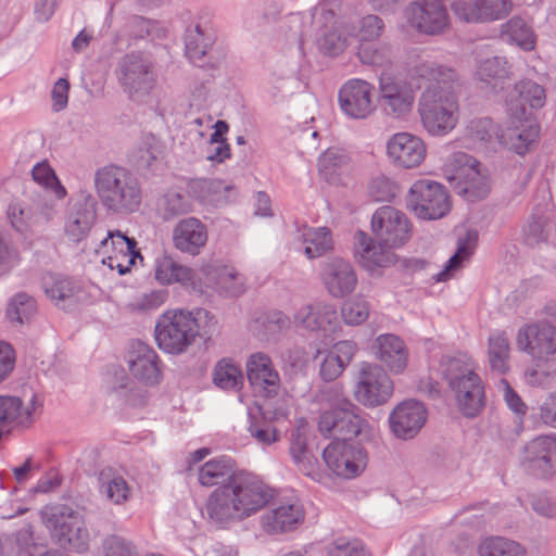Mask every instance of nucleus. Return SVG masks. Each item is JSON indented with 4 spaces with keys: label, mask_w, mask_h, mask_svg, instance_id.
Segmentation results:
<instances>
[{
    "label": "nucleus",
    "mask_w": 556,
    "mask_h": 556,
    "mask_svg": "<svg viewBox=\"0 0 556 556\" xmlns=\"http://www.w3.org/2000/svg\"><path fill=\"white\" fill-rule=\"evenodd\" d=\"M441 366L458 409L467 417L477 416L484 406V387L473 359L467 353H457L444 357Z\"/></svg>",
    "instance_id": "4"
},
{
    "label": "nucleus",
    "mask_w": 556,
    "mask_h": 556,
    "mask_svg": "<svg viewBox=\"0 0 556 556\" xmlns=\"http://www.w3.org/2000/svg\"><path fill=\"white\" fill-rule=\"evenodd\" d=\"M213 382L225 391H238L243 384L241 368L231 359L219 361L213 371Z\"/></svg>",
    "instance_id": "43"
},
{
    "label": "nucleus",
    "mask_w": 556,
    "mask_h": 556,
    "mask_svg": "<svg viewBox=\"0 0 556 556\" xmlns=\"http://www.w3.org/2000/svg\"><path fill=\"white\" fill-rule=\"evenodd\" d=\"M510 345L503 331H496L488 340V361L493 371L505 374L509 370Z\"/></svg>",
    "instance_id": "40"
},
{
    "label": "nucleus",
    "mask_w": 556,
    "mask_h": 556,
    "mask_svg": "<svg viewBox=\"0 0 556 556\" xmlns=\"http://www.w3.org/2000/svg\"><path fill=\"white\" fill-rule=\"evenodd\" d=\"M371 230L380 243L394 249L403 247L410 239L413 224L402 211L384 205L372 214Z\"/></svg>",
    "instance_id": "13"
},
{
    "label": "nucleus",
    "mask_w": 556,
    "mask_h": 556,
    "mask_svg": "<svg viewBox=\"0 0 556 556\" xmlns=\"http://www.w3.org/2000/svg\"><path fill=\"white\" fill-rule=\"evenodd\" d=\"M15 351L10 343L0 341V382L5 380L15 366Z\"/></svg>",
    "instance_id": "61"
},
{
    "label": "nucleus",
    "mask_w": 556,
    "mask_h": 556,
    "mask_svg": "<svg viewBox=\"0 0 556 556\" xmlns=\"http://www.w3.org/2000/svg\"><path fill=\"white\" fill-rule=\"evenodd\" d=\"M247 376L251 386L265 401L278 399L280 377L267 354L258 352L250 356L247 362Z\"/></svg>",
    "instance_id": "23"
},
{
    "label": "nucleus",
    "mask_w": 556,
    "mask_h": 556,
    "mask_svg": "<svg viewBox=\"0 0 556 556\" xmlns=\"http://www.w3.org/2000/svg\"><path fill=\"white\" fill-rule=\"evenodd\" d=\"M36 403L35 394L26 407L17 396L0 395V433L2 434L3 430L14 422L22 426L31 424Z\"/></svg>",
    "instance_id": "31"
},
{
    "label": "nucleus",
    "mask_w": 556,
    "mask_h": 556,
    "mask_svg": "<svg viewBox=\"0 0 556 556\" xmlns=\"http://www.w3.org/2000/svg\"><path fill=\"white\" fill-rule=\"evenodd\" d=\"M504 400L507 406L517 415L523 416L527 413V405L522 399L515 392L506 379H501Z\"/></svg>",
    "instance_id": "62"
},
{
    "label": "nucleus",
    "mask_w": 556,
    "mask_h": 556,
    "mask_svg": "<svg viewBox=\"0 0 556 556\" xmlns=\"http://www.w3.org/2000/svg\"><path fill=\"white\" fill-rule=\"evenodd\" d=\"M357 55L364 64L384 66L390 61V49L386 47L379 49L374 41L361 42Z\"/></svg>",
    "instance_id": "53"
},
{
    "label": "nucleus",
    "mask_w": 556,
    "mask_h": 556,
    "mask_svg": "<svg viewBox=\"0 0 556 556\" xmlns=\"http://www.w3.org/2000/svg\"><path fill=\"white\" fill-rule=\"evenodd\" d=\"M407 207L424 220L444 217L451 211L452 204L445 187L431 179L416 180L407 194Z\"/></svg>",
    "instance_id": "11"
},
{
    "label": "nucleus",
    "mask_w": 556,
    "mask_h": 556,
    "mask_svg": "<svg viewBox=\"0 0 556 556\" xmlns=\"http://www.w3.org/2000/svg\"><path fill=\"white\" fill-rule=\"evenodd\" d=\"M68 90L70 83L65 78H59L54 84L51 97L53 101V110L55 112H60L66 108L68 102Z\"/></svg>",
    "instance_id": "64"
},
{
    "label": "nucleus",
    "mask_w": 556,
    "mask_h": 556,
    "mask_svg": "<svg viewBox=\"0 0 556 556\" xmlns=\"http://www.w3.org/2000/svg\"><path fill=\"white\" fill-rule=\"evenodd\" d=\"M220 188L222 182L211 178H192L187 182L188 194L199 202L208 201Z\"/></svg>",
    "instance_id": "49"
},
{
    "label": "nucleus",
    "mask_w": 556,
    "mask_h": 556,
    "mask_svg": "<svg viewBox=\"0 0 556 556\" xmlns=\"http://www.w3.org/2000/svg\"><path fill=\"white\" fill-rule=\"evenodd\" d=\"M516 344L535 362H553L556 359V327L533 323L518 330Z\"/></svg>",
    "instance_id": "16"
},
{
    "label": "nucleus",
    "mask_w": 556,
    "mask_h": 556,
    "mask_svg": "<svg viewBox=\"0 0 556 556\" xmlns=\"http://www.w3.org/2000/svg\"><path fill=\"white\" fill-rule=\"evenodd\" d=\"M97 219V200L88 192H81L75 201L66 223V233L75 242L85 238Z\"/></svg>",
    "instance_id": "28"
},
{
    "label": "nucleus",
    "mask_w": 556,
    "mask_h": 556,
    "mask_svg": "<svg viewBox=\"0 0 556 556\" xmlns=\"http://www.w3.org/2000/svg\"><path fill=\"white\" fill-rule=\"evenodd\" d=\"M393 390V381L383 368L367 365L359 374L354 395L361 404L376 407L387 403L391 399Z\"/></svg>",
    "instance_id": "18"
},
{
    "label": "nucleus",
    "mask_w": 556,
    "mask_h": 556,
    "mask_svg": "<svg viewBox=\"0 0 556 556\" xmlns=\"http://www.w3.org/2000/svg\"><path fill=\"white\" fill-rule=\"evenodd\" d=\"M502 37L526 51L534 49L535 46L532 27L520 17H513L503 25Z\"/></svg>",
    "instance_id": "42"
},
{
    "label": "nucleus",
    "mask_w": 556,
    "mask_h": 556,
    "mask_svg": "<svg viewBox=\"0 0 556 556\" xmlns=\"http://www.w3.org/2000/svg\"><path fill=\"white\" fill-rule=\"evenodd\" d=\"M321 280L333 298L348 294V262L338 256L328 257L321 266Z\"/></svg>",
    "instance_id": "35"
},
{
    "label": "nucleus",
    "mask_w": 556,
    "mask_h": 556,
    "mask_svg": "<svg viewBox=\"0 0 556 556\" xmlns=\"http://www.w3.org/2000/svg\"><path fill=\"white\" fill-rule=\"evenodd\" d=\"M42 518L61 547L77 553L88 549V530L74 508L65 504L48 506L42 510Z\"/></svg>",
    "instance_id": "8"
},
{
    "label": "nucleus",
    "mask_w": 556,
    "mask_h": 556,
    "mask_svg": "<svg viewBox=\"0 0 556 556\" xmlns=\"http://www.w3.org/2000/svg\"><path fill=\"white\" fill-rule=\"evenodd\" d=\"M210 313L204 308L189 311H168L155 325V341L165 353L178 355L184 353L195 340L200 331V320Z\"/></svg>",
    "instance_id": "5"
},
{
    "label": "nucleus",
    "mask_w": 556,
    "mask_h": 556,
    "mask_svg": "<svg viewBox=\"0 0 556 556\" xmlns=\"http://www.w3.org/2000/svg\"><path fill=\"white\" fill-rule=\"evenodd\" d=\"M318 170L328 184L343 186L348 175V156L339 150L330 148L319 157Z\"/></svg>",
    "instance_id": "36"
},
{
    "label": "nucleus",
    "mask_w": 556,
    "mask_h": 556,
    "mask_svg": "<svg viewBox=\"0 0 556 556\" xmlns=\"http://www.w3.org/2000/svg\"><path fill=\"white\" fill-rule=\"evenodd\" d=\"M479 556H526L527 552L518 542L504 536H486L477 547Z\"/></svg>",
    "instance_id": "41"
},
{
    "label": "nucleus",
    "mask_w": 556,
    "mask_h": 556,
    "mask_svg": "<svg viewBox=\"0 0 556 556\" xmlns=\"http://www.w3.org/2000/svg\"><path fill=\"white\" fill-rule=\"evenodd\" d=\"M109 244H111L113 253L117 255L121 254V256L140 254V252L136 250V239L127 237L119 230L109 231L106 237L101 240L100 248H106Z\"/></svg>",
    "instance_id": "50"
},
{
    "label": "nucleus",
    "mask_w": 556,
    "mask_h": 556,
    "mask_svg": "<svg viewBox=\"0 0 556 556\" xmlns=\"http://www.w3.org/2000/svg\"><path fill=\"white\" fill-rule=\"evenodd\" d=\"M299 239L304 245L305 256L309 260L320 257L332 249L331 231L327 227H307Z\"/></svg>",
    "instance_id": "39"
},
{
    "label": "nucleus",
    "mask_w": 556,
    "mask_h": 556,
    "mask_svg": "<svg viewBox=\"0 0 556 556\" xmlns=\"http://www.w3.org/2000/svg\"><path fill=\"white\" fill-rule=\"evenodd\" d=\"M159 205L164 220L188 214L193 208L189 197L175 189L167 190L161 198Z\"/></svg>",
    "instance_id": "45"
},
{
    "label": "nucleus",
    "mask_w": 556,
    "mask_h": 556,
    "mask_svg": "<svg viewBox=\"0 0 556 556\" xmlns=\"http://www.w3.org/2000/svg\"><path fill=\"white\" fill-rule=\"evenodd\" d=\"M376 435V427L359 408L350 404V440H357L356 445H350V478L359 476L367 467L368 454L365 443Z\"/></svg>",
    "instance_id": "20"
},
{
    "label": "nucleus",
    "mask_w": 556,
    "mask_h": 556,
    "mask_svg": "<svg viewBox=\"0 0 556 556\" xmlns=\"http://www.w3.org/2000/svg\"><path fill=\"white\" fill-rule=\"evenodd\" d=\"M162 154V147L155 136L149 134L128 155L129 163L138 170L152 169Z\"/></svg>",
    "instance_id": "38"
},
{
    "label": "nucleus",
    "mask_w": 556,
    "mask_h": 556,
    "mask_svg": "<svg viewBox=\"0 0 556 556\" xmlns=\"http://www.w3.org/2000/svg\"><path fill=\"white\" fill-rule=\"evenodd\" d=\"M511 101L514 106H517L518 114H521L522 109L527 112V106L538 110L543 108L546 102V91L544 87L538 83L530 79H523L515 85L506 99L508 112Z\"/></svg>",
    "instance_id": "33"
},
{
    "label": "nucleus",
    "mask_w": 556,
    "mask_h": 556,
    "mask_svg": "<svg viewBox=\"0 0 556 556\" xmlns=\"http://www.w3.org/2000/svg\"><path fill=\"white\" fill-rule=\"evenodd\" d=\"M510 0H453L454 14L466 23H485L504 18L511 11Z\"/></svg>",
    "instance_id": "22"
},
{
    "label": "nucleus",
    "mask_w": 556,
    "mask_h": 556,
    "mask_svg": "<svg viewBox=\"0 0 556 556\" xmlns=\"http://www.w3.org/2000/svg\"><path fill=\"white\" fill-rule=\"evenodd\" d=\"M290 455L298 469L306 476H312L315 471V462L307 448L306 435L300 428L291 433Z\"/></svg>",
    "instance_id": "44"
},
{
    "label": "nucleus",
    "mask_w": 556,
    "mask_h": 556,
    "mask_svg": "<svg viewBox=\"0 0 556 556\" xmlns=\"http://www.w3.org/2000/svg\"><path fill=\"white\" fill-rule=\"evenodd\" d=\"M128 366L132 376L148 386L160 382L161 369L156 352L142 341L132 343L128 354Z\"/></svg>",
    "instance_id": "25"
},
{
    "label": "nucleus",
    "mask_w": 556,
    "mask_h": 556,
    "mask_svg": "<svg viewBox=\"0 0 556 556\" xmlns=\"http://www.w3.org/2000/svg\"><path fill=\"white\" fill-rule=\"evenodd\" d=\"M334 1L324 2L311 13L309 26L301 31L300 49L313 38L320 52L334 56L341 53L346 43L345 18L334 10Z\"/></svg>",
    "instance_id": "6"
},
{
    "label": "nucleus",
    "mask_w": 556,
    "mask_h": 556,
    "mask_svg": "<svg viewBox=\"0 0 556 556\" xmlns=\"http://www.w3.org/2000/svg\"><path fill=\"white\" fill-rule=\"evenodd\" d=\"M290 414L288 399L278 397L265 401L257 406V413H249L248 432L262 446H270L280 440L278 422L288 419Z\"/></svg>",
    "instance_id": "12"
},
{
    "label": "nucleus",
    "mask_w": 556,
    "mask_h": 556,
    "mask_svg": "<svg viewBox=\"0 0 556 556\" xmlns=\"http://www.w3.org/2000/svg\"><path fill=\"white\" fill-rule=\"evenodd\" d=\"M176 269V262L170 257L157 258L155 263V278L162 285H169L174 282V274Z\"/></svg>",
    "instance_id": "63"
},
{
    "label": "nucleus",
    "mask_w": 556,
    "mask_h": 556,
    "mask_svg": "<svg viewBox=\"0 0 556 556\" xmlns=\"http://www.w3.org/2000/svg\"><path fill=\"white\" fill-rule=\"evenodd\" d=\"M387 154L396 166L415 168L425 161L427 147L418 136L403 131L389 138Z\"/></svg>",
    "instance_id": "24"
},
{
    "label": "nucleus",
    "mask_w": 556,
    "mask_h": 556,
    "mask_svg": "<svg viewBox=\"0 0 556 556\" xmlns=\"http://www.w3.org/2000/svg\"><path fill=\"white\" fill-rule=\"evenodd\" d=\"M207 242V227L197 217L180 219L173 229L174 247L181 253L195 256Z\"/></svg>",
    "instance_id": "26"
},
{
    "label": "nucleus",
    "mask_w": 556,
    "mask_h": 556,
    "mask_svg": "<svg viewBox=\"0 0 556 556\" xmlns=\"http://www.w3.org/2000/svg\"><path fill=\"white\" fill-rule=\"evenodd\" d=\"M43 289L48 298L59 305L71 300L77 292V286L70 277L50 274L43 279Z\"/></svg>",
    "instance_id": "46"
},
{
    "label": "nucleus",
    "mask_w": 556,
    "mask_h": 556,
    "mask_svg": "<svg viewBox=\"0 0 556 556\" xmlns=\"http://www.w3.org/2000/svg\"><path fill=\"white\" fill-rule=\"evenodd\" d=\"M294 324L298 328L321 333L327 340L326 344L333 343L341 329L337 309L320 302L302 306L294 314Z\"/></svg>",
    "instance_id": "17"
},
{
    "label": "nucleus",
    "mask_w": 556,
    "mask_h": 556,
    "mask_svg": "<svg viewBox=\"0 0 556 556\" xmlns=\"http://www.w3.org/2000/svg\"><path fill=\"white\" fill-rule=\"evenodd\" d=\"M94 187L102 206L116 215H128L139 210L142 189L137 177L123 166L105 165L94 173Z\"/></svg>",
    "instance_id": "3"
},
{
    "label": "nucleus",
    "mask_w": 556,
    "mask_h": 556,
    "mask_svg": "<svg viewBox=\"0 0 556 556\" xmlns=\"http://www.w3.org/2000/svg\"><path fill=\"white\" fill-rule=\"evenodd\" d=\"M377 357L395 375L402 374L408 364V350L404 341L391 333L381 334L376 339Z\"/></svg>",
    "instance_id": "30"
},
{
    "label": "nucleus",
    "mask_w": 556,
    "mask_h": 556,
    "mask_svg": "<svg viewBox=\"0 0 556 556\" xmlns=\"http://www.w3.org/2000/svg\"><path fill=\"white\" fill-rule=\"evenodd\" d=\"M338 406L324 412L318 429L333 441L324 448L323 458L328 469L340 478H348V399H338Z\"/></svg>",
    "instance_id": "7"
},
{
    "label": "nucleus",
    "mask_w": 556,
    "mask_h": 556,
    "mask_svg": "<svg viewBox=\"0 0 556 556\" xmlns=\"http://www.w3.org/2000/svg\"><path fill=\"white\" fill-rule=\"evenodd\" d=\"M117 81L128 98L144 103L156 86L157 74L153 62L139 53L124 55L115 70Z\"/></svg>",
    "instance_id": "9"
},
{
    "label": "nucleus",
    "mask_w": 556,
    "mask_h": 556,
    "mask_svg": "<svg viewBox=\"0 0 556 556\" xmlns=\"http://www.w3.org/2000/svg\"><path fill=\"white\" fill-rule=\"evenodd\" d=\"M382 29V20L376 15H368L362 18L357 36L361 42H371L379 38Z\"/></svg>",
    "instance_id": "57"
},
{
    "label": "nucleus",
    "mask_w": 556,
    "mask_h": 556,
    "mask_svg": "<svg viewBox=\"0 0 556 556\" xmlns=\"http://www.w3.org/2000/svg\"><path fill=\"white\" fill-rule=\"evenodd\" d=\"M98 484L100 493L114 505H124L131 498V488L127 480L112 467L99 472Z\"/></svg>",
    "instance_id": "34"
},
{
    "label": "nucleus",
    "mask_w": 556,
    "mask_h": 556,
    "mask_svg": "<svg viewBox=\"0 0 556 556\" xmlns=\"http://www.w3.org/2000/svg\"><path fill=\"white\" fill-rule=\"evenodd\" d=\"M198 480L203 486L215 489L206 502L208 518L219 526L241 521L260 511L273 497L271 490L256 477L235 472L233 462L226 456L215 457L199 469Z\"/></svg>",
    "instance_id": "1"
},
{
    "label": "nucleus",
    "mask_w": 556,
    "mask_h": 556,
    "mask_svg": "<svg viewBox=\"0 0 556 556\" xmlns=\"http://www.w3.org/2000/svg\"><path fill=\"white\" fill-rule=\"evenodd\" d=\"M492 129L493 125L490 118H475L468 123L466 132L473 141L486 142L492 137Z\"/></svg>",
    "instance_id": "58"
},
{
    "label": "nucleus",
    "mask_w": 556,
    "mask_h": 556,
    "mask_svg": "<svg viewBox=\"0 0 556 556\" xmlns=\"http://www.w3.org/2000/svg\"><path fill=\"white\" fill-rule=\"evenodd\" d=\"M20 263V254L13 243L0 233V270H11Z\"/></svg>",
    "instance_id": "59"
},
{
    "label": "nucleus",
    "mask_w": 556,
    "mask_h": 556,
    "mask_svg": "<svg viewBox=\"0 0 556 556\" xmlns=\"http://www.w3.org/2000/svg\"><path fill=\"white\" fill-rule=\"evenodd\" d=\"M7 214L8 219L16 231L24 233L28 230L33 218L29 207L18 202H13L10 203Z\"/></svg>",
    "instance_id": "56"
},
{
    "label": "nucleus",
    "mask_w": 556,
    "mask_h": 556,
    "mask_svg": "<svg viewBox=\"0 0 556 556\" xmlns=\"http://www.w3.org/2000/svg\"><path fill=\"white\" fill-rule=\"evenodd\" d=\"M522 466L533 477H552L556 472V437L540 435L529 441L523 450Z\"/></svg>",
    "instance_id": "19"
},
{
    "label": "nucleus",
    "mask_w": 556,
    "mask_h": 556,
    "mask_svg": "<svg viewBox=\"0 0 556 556\" xmlns=\"http://www.w3.org/2000/svg\"><path fill=\"white\" fill-rule=\"evenodd\" d=\"M344 370L342 358L332 352L328 353L320 365V376L325 381L337 379Z\"/></svg>",
    "instance_id": "60"
},
{
    "label": "nucleus",
    "mask_w": 556,
    "mask_h": 556,
    "mask_svg": "<svg viewBox=\"0 0 556 556\" xmlns=\"http://www.w3.org/2000/svg\"><path fill=\"white\" fill-rule=\"evenodd\" d=\"M473 252V247L469 243L468 240H459L457 245V251L455 254L450 257L447 261L444 269L438 274L437 280L438 281H445L447 280L454 270L458 269L464 261L469 260Z\"/></svg>",
    "instance_id": "54"
},
{
    "label": "nucleus",
    "mask_w": 556,
    "mask_h": 556,
    "mask_svg": "<svg viewBox=\"0 0 556 556\" xmlns=\"http://www.w3.org/2000/svg\"><path fill=\"white\" fill-rule=\"evenodd\" d=\"M509 125L496 132L498 142L519 155H525L532 143L536 141L540 126L532 114L523 109L518 114L513 101L509 104Z\"/></svg>",
    "instance_id": "14"
},
{
    "label": "nucleus",
    "mask_w": 556,
    "mask_h": 556,
    "mask_svg": "<svg viewBox=\"0 0 556 556\" xmlns=\"http://www.w3.org/2000/svg\"><path fill=\"white\" fill-rule=\"evenodd\" d=\"M104 556H139L136 546L119 535H110L103 541Z\"/></svg>",
    "instance_id": "55"
},
{
    "label": "nucleus",
    "mask_w": 556,
    "mask_h": 556,
    "mask_svg": "<svg viewBox=\"0 0 556 556\" xmlns=\"http://www.w3.org/2000/svg\"><path fill=\"white\" fill-rule=\"evenodd\" d=\"M510 74L508 63L505 59L493 56L482 61L477 70V76L480 80L493 83L496 87L504 79L508 78Z\"/></svg>",
    "instance_id": "48"
},
{
    "label": "nucleus",
    "mask_w": 556,
    "mask_h": 556,
    "mask_svg": "<svg viewBox=\"0 0 556 556\" xmlns=\"http://www.w3.org/2000/svg\"><path fill=\"white\" fill-rule=\"evenodd\" d=\"M416 73L429 85L420 96L418 114L425 130L433 137L448 135L459 121V91L457 74L454 70L422 63Z\"/></svg>",
    "instance_id": "2"
},
{
    "label": "nucleus",
    "mask_w": 556,
    "mask_h": 556,
    "mask_svg": "<svg viewBox=\"0 0 556 556\" xmlns=\"http://www.w3.org/2000/svg\"><path fill=\"white\" fill-rule=\"evenodd\" d=\"M374 87L365 80H350V117L366 118L375 110Z\"/></svg>",
    "instance_id": "37"
},
{
    "label": "nucleus",
    "mask_w": 556,
    "mask_h": 556,
    "mask_svg": "<svg viewBox=\"0 0 556 556\" xmlns=\"http://www.w3.org/2000/svg\"><path fill=\"white\" fill-rule=\"evenodd\" d=\"M428 412L422 403L407 400L399 403L390 413L391 432L402 440L415 438L427 421Z\"/></svg>",
    "instance_id": "21"
},
{
    "label": "nucleus",
    "mask_w": 556,
    "mask_h": 556,
    "mask_svg": "<svg viewBox=\"0 0 556 556\" xmlns=\"http://www.w3.org/2000/svg\"><path fill=\"white\" fill-rule=\"evenodd\" d=\"M381 105L392 116L401 117L410 112L415 94L409 85L382 76L380 79Z\"/></svg>",
    "instance_id": "27"
},
{
    "label": "nucleus",
    "mask_w": 556,
    "mask_h": 556,
    "mask_svg": "<svg viewBox=\"0 0 556 556\" xmlns=\"http://www.w3.org/2000/svg\"><path fill=\"white\" fill-rule=\"evenodd\" d=\"M304 520V511L298 504H281L262 516V526L267 532H288Z\"/></svg>",
    "instance_id": "32"
},
{
    "label": "nucleus",
    "mask_w": 556,
    "mask_h": 556,
    "mask_svg": "<svg viewBox=\"0 0 556 556\" xmlns=\"http://www.w3.org/2000/svg\"><path fill=\"white\" fill-rule=\"evenodd\" d=\"M216 37L212 29L203 28L200 24L189 26L185 34V51L187 58L195 66L211 71L215 77L223 61V53L213 49Z\"/></svg>",
    "instance_id": "15"
},
{
    "label": "nucleus",
    "mask_w": 556,
    "mask_h": 556,
    "mask_svg": "<svg viewBox=\"0 0 556 556\" xmlns=\"http://www.w3.org/2000/svg\"><path fill=\"white\" fill-rule=\"evenodd\" d=\"M356 241L355 257L357 262L368 271H376L379 268L389 267L396 262V255L382 247L383 243H376L364 231L355 233Z\"/></svg>",
    "instance_id": "29"
},
{
    "label": "nucleus",
    "mask_w": 556,
    "mask_h": 556,
    "mask_svg": "<svg viewBox=\"0 0 556 556\" xmlns=\"http://www.w3.org/2000/svg\"><path fill=\"white\" fill-rule=\"evenodd\" d=\"M397 193L396 182L386 176L376 177L368 187V194L376 202H390Z\"/></svg>",
    "instance_id": "52"
},
{
    "label": "nucleus",
    "mask_w": 556,
    "mask_h": 556,
    "mask_svg": "<svg viewBox=\"0 0 556 556\" xmlns=\"http://www.w3.org/2000/svg\"><path fill=\"white\" fill-rule=\"evenodd\" d=\"M14 541L17 556H40V554H43L41 552L43 546L36 542L30 525L17 530L14 533Z\"/></svg>",
    "instance_id": "51"
},
{
    "label": "nucleus",
    "mask_w": 556,
    "mask_h": 556,
    "mask_svg": "<svg viewBox=\"0 0 556 556\" xmlns=\"http://www.w3.org/2000/svg\"><path fill=\"white\" fill-rule=\"evenodd\" d=\"M37 313L36 300L26 292L16 293L9 302L7 316L13 323L28 324Z\"/></svg>",
    "instance_id": "47"
},
{
    "label": "nucleus",
    "mask_w": 556,
    "mask_h": 556,
    "mask_svg": "<svg viewBox=\"0 0 556 556\" xmlns=\"http://www.w3.org/2000/svg\"><path fill=\"white\" fill-rule=\"evenodd\" d=\"M443 172L454 190L469 201L483 199L489 193L488 178L481 174L478 161L464 152L451 155Z\"/></svg>",
    "instance_id": "10"
}]
</instances>
